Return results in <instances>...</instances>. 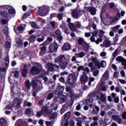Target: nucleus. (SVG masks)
<instances>
[{"instance_id": "1", "label": "nucleus", "mask_w": 126, "mask_h": 126, "mask_svg": "<svg viewBox=\"0 0 126 126\" xmlns=\"http://www.w3.org/2000/svg\"><path fill=\"white\" fill-rule=\"evenodd\" d=\"M3 9L5 10L1 12L0 15L3 18H5V19H9L11 16V14H15V10H14L13 7L10 5H5L0 6V10Z\"/></svg>"}, {"instance_id": "2", "label": "nucleus", "mask_w": 126, "mask_h": 126, "mask_svg": "<svg viewBox=\"0 0 126 126\" xmlns=\"http://www.w3.org/2000/svg\"><path fill=\"white\" fill-rule=\"evenodd\" d=\"M70 60V57L69 55L67 56L62 55L61 56L57 57L55 60V63H59V66H60L62 69H64L65 67L67 66V64H68V63H69Z\"/></svg>"}, {"instance_id": "3", "label": "nucleus", "mask_w": 126, "mask_h": 126, "mask_svg": "<svg viewBox=\"0 0 126 126\" xmlns=\"http://www.w3.org/2000/svg\"><path fill=\"white\" fill-rule=\"evenodd\" d=\"M64 90V87L59 86L56 92V96L57 97V101L61 104L65 103L66 101V96L62 94L63 91Z\"/></svg>"}, {"instance_id": "4", "label": "nucleus", "mask_w": 126, "mask_h": 126, "mask_svg": "<svg viewBox=\"0 0 126 126\" xmlns=\"http://www.w3.org/2000/svg\"><path fill=\"white\" fill-rule=\"evenodd\" d=\"M76 80H77V77L74 74H69L68 76V79L66 82V85H70L72 87H74L75 83H76Z\"/></svg>"}, {"instance_id": "5", "label": "nucleus", "mask_w": 126, "mask_h": 126, "mask_svg": "<svg viewBox=\"0 0 126 126\" xmlns=\"http://www.w3.org/2000/svg\"><path fill=\"white\" fill-rule=\"evenodd\" d=\"M50 11V7L46 5L41 6L38 8V14L40 16H46Z\"/></svg>"}, {"instance_id": "6", "label": "nucleus", "mask_w": 126, "mask_h": 126, "mask_svg": "<svg viewBox=\"0 0 126 126\" xmlns=\"http://www.w3.org/2000/svg\"><path fill=\"white\" fill-rule=\"evenodd\" d=\"M110 77V73L109 72V70H107L103 73L102 76L101 77L100 79V85L101 86H103L104 84H105V81L108 80Z\"/></svg>"}, {"instance_id": "7", "label": "nucleus", "mask_w": 126, "mask_h": 126, "mask_svg": "<svg viewBox=\"0 0 126 126\" xmlns=\"http://www.w3.org/2000/svg\"><path fill=\"white\" fill-rule=\"evenodd\" d=\"M48 112H49V106L47 105L44 106L42 108L41 111L37 112L36 116L37 118H40V117H42L43 115H47Z\"/></svg>"}, {"instance_id": "8", "label": "nucleus", "mask_w": 126, "mask_h": 126, "mask_svg": "<svg viewBox=\"0 0 126 126\" xmlns=\"http://www.w3.org/2000/svg\"><path fill=\"white\" fill-rule=\"evenodd\" d=\"M48 71H54V68H55L56 70H59L60 67L57 64H52V63H48L46 66Z\"/></svg>"}, {"instance_id": "9", "label": "nucleus", "mask_w": 126, "mask_h": 126, "mask_svg": "<svg viewBox=\"0 0 126 126\" xmlns=\"http://www.w3.org/2000/svg\"><path fill=\"white\" fill-rule=\"evenodd\" d=\"M39 67H37L36 66H32L31 70V73L36 75L37 74H39L40 73V70H41V64H38Z\"/></svg>"}, {"instance_id": "10", "label": "nucleus", "mask_w": 126, "mask_h": 126, "mask_svg": "<svg viewBox=\"0 0 126 126\" xmlns=\"http://www.w3.org/2000/svg\"><path fill=\"white\" fill-rule=\"evenodd\" d=\"M69 86H70V87H72L70 85H66V91H67V92H70V97L71 98H73V99H76L77 98V95H76L73 91H70V88H69Z\"/></svg>"}, {"instance_id": "11", "label": "nucleus", "mask_w": 126, "mask_h": 126, "mask_svg": "<svg viewBox=\"0 0 126 126\" xmlns=\"http://www.w3.org/2000/svg\"><path fill=\"white\" fill-rule=\"evenodd\" d=\"M83 12L80 10L74 9L72 11V15L74 18H78L80 16Z\"/></svg>"}, {"instance_id": "12", "label": "nucleus", "mask_w": 126, "mask_h": 126, "mask_svg": "<svg viewBox=\"0 0 126 126\" xmlns=\"http://www.w3.org/2000/svg\"><path fill=\"white\" fill-rule=\"evenodd\" d=\"M83 70V74L86 75V74L89 73L90 72V69L88 67H85L84 66H79L77 68L78 71H80V70Z\"/></svg>"}, {"instance_id": "13", "label": "nucleus", "mask_w": 126, "mask_h": 126, "mask_svg": "<svg viewBox=\"0 0 126 126\" xmlns=\"http://www.w3.org/2000/svg\"><path fill=\"white\" fill-rule=\"evenodd\" d=\"M39 78H41V76H37L32 79V86L33 89H36L38 87V84H37V82H38V79H39Z\"/></svg>"}, {"instance_id": "14", "label": "nucleus", "mask_w": 126, "mask_h": 126, "mask_svg": "<svg viewBox=\"0 0 126 126\" xmlns=\"http://www.w3.org/2000/svg\"><path fill=\"white\" fill-rule=\"evenodd\" d=\"M84 9L90 12L92 15L96 14V8L94 7H85Z\"/></svg>"}, {"instance_id": "15", "label": "nucleus", "mask_w": 126, "mask_h": 126, "mask_svg": "<svg viewBox=\"0 0 126 126\" xmlns=\"http://www.w3.org/2000/svg\"><path fill=\"white\" fill-rule=\"evenodd\" d=\"M58 48H59V45L57 43H54L49 46V50L51 53H55L57 52Z\"/></svg>"}, {"instance_id": "16", "label": "nucleus", "mask_w": 126, "mask_h": 126, "mask_svg": "<svg viewBox=\"0 0 126 126\" xmlns=\"http://www.w3.org/2000/svg\"><path fill=\"white\" fill-rule=\"evenodd\" d=\"M100 47L102 48H109L111 46V41L106 39L104 40L102 44L100 45Z\"/></svg>"}, {"instance_id": "17", "label": "nucleus", "mask_w": 126, "mask_h": 126, "mask_svg": "<svg viewBox=\"0 0 126 126\" xmlns=\"http://www.w3.org/2000/svg\"><path fill=\"white\" fill-rule=\"evenodd\" d=\"M97 100H100L101 102H106V100H107V96L105 94H100V97L99 95L96 96Z\"/></svg>"}, {"instance_id": "18", "label": "nucleus", "mask_w": 126, "mask_h": 126, "mask_svg": "<svg viewBox=\"0 0 126 126\" xmlns=\"http://www.w3.org/2000/svg\"><path fill=\"white\" fill-rule=\"evenodd\" d=\"M45 43H42L40 45V51L39 52L40 56H43L45 54V52H46V50L47 47L44 46Z\"/></svg>"}, {"instance_id": "19", "label": "nucleus", "mask_w": 126, "mask_h": 126, "mask_svg": "<svg viewBox=\"0 0 126 126\" xmlns=\"http://www.w3.org/2000/svg\"><path fill=\"white\" fill-rule=\"evenodd\" d=\"M120 18H121V14H120V13H117L116 18H115L114 20L110 22V25H115L117 24V21H118V20H119Z\"/></svg>"}, {"instance_id": "20", "label": "nucleus", "mask_w": 126, "mask_h": 126, "mask_svg": "<svg viewBox=\"0 0 126 126\" xmlns=\"http://www.w3.org/2000/svg\"><path fill=\"white\" fill-rule=\"evenodd\" d=\"M30 64H29V65L27 64H24V70L22 71V75L23 77H26V75H27V71H28V70L27 69V68H26V67L30 66Z\"/></svg>"}, {"instance_id": "21", "label": "nucleus", "mask_w": 126, "mask_h": 126, "mask_svg": "<svg viewBox=\"0 0 126 126\" xmlns=\"http://www.w3.org/2000/svg\"><path fill=\"white\" fill-rule=\"evenodd\" d=\"M70 49H71V46L68 43H64L63 46L62 47L63 51H69Z\"/></svg>"}, {"instance_id": "22", "label": "nucleus", "mask_w": 126, "mask_h": 126, "mask_svg": "<svg viewBox=\"0 0 126 126\" xmlns=\"http://www.w3.org/2000/svg\"><path fill=\"white\" fill-rule=\"evenodd\" d=\"M88 80V77H87V76H86V75H83L80 78V81L82 83H83V84L86 83Z\"/></svg>"}, {"instance_id": "23", "label": "nucleus", "mask_w": 126, "mask_h": 126, "mask_svg": "<svg viewBox=\"0 0 126 126\" xmlns=\"http://www.w3.org/2000/svg\"><path fill=\"white\" fill-rule=\"evenodd\" d=\"M93 121H94V123L91 124V126H98V122L96 121H98V117L94 116L93 118Z\"/></svg>"}, {"instance_id": "24", "label": "nucleus", "mask_w": 126, "mask_h": 126, "mask_svg": "<svg viewBox=\"0 0 126 126\" xmlns=\"http://www.w3.org/2000/svg\"><path fill=\"white\" fill-rule=\"evenodd\" d=\"M112 119L115 122H122V118L117 115H113L112 116Z\"/></svg>"}, {"instance_id": "25", "label": "nucleus", "mask_w": 126, "mask_h": 126, "mask_svg": "<svg viewBox=\"0 0 126 126\" xmlns=\"http://www.w3.org/2000/svg\"><path fill=\"white\" fill-rule=\"evenodd\" d=\"M93 102V99L92 97L88 98L85 100L83 101V104H86V105H89L90 103H92Z\"/></svg>"}, {"instance_id": "26", "label": "nucleus", "mask_w": 126, "mask_h": 126, "mask_svg": "<svg viewBox=\"0 0 126 126\" xmlns=\"http://www.w3.org/2000/svg\"><path fill=\"white\" fill-rule=\"evenodd\" d=\"M76 121L77 122V125L78 126H81L82 123L83 122V119H82V118H76Z\"/></svg>"}, {"instance_id": "27", "label": "nucleus", "mask_w": 126, "mask_h": 126, "mask_svg": "<svg viewBox=\"0 0 126 126\" xmlns=\"http://www.w3.org/2000/svg\"><path fill=\"white\" fill-rule=\"evenodd\" d=\"M75 26L78 28H80V29H84V27L81 25V23L79 22H76L75 23Z\"/></svg>"}, {"instance_id": "28", "label": "nucleus", "mask_w": 126, "mask_h": 126, "mask_svg": "<svg viewBox=\"0 0 126 126\" xmlns=\"http://www.w3.org/2000/svg\"><path fill=\"white\" fill-rule=\"evenodd\" d=\"M76 58H83L85 56V53L84 52H80V53H76L75 54Z\"/></svg>"}, {"instance_id": "29", "label": "nucleus", "mask_w": 126, "mask_h": 126, "mask_svg": "<svg viewBox=\"0 0 126 126\" xmlns=\"http://www.w3.org/2000/svg\"><path fill=\"white\" fill-rule=\"evenodd\" d=\"M121 27V25H117L115 27H113L112 28V30L113 31V32H115V33H117L118 31H119V29Z\"/></svg>"}, {"instance_id": "30", "label": "nucleus", "mask_w": 126, "mask_h": 126, "mask_svg": "<svg viewBox=\"0 0 126 126\" xmlns=\"http://www.w3.org/2000/svg\"><path fill=\"white\" fill-rule=\"evenodd\" d=\"M83 48L85 51H87L89 49V44L87 42H84V44H83Z\"/></svg>"}, {"instance_id": "31", "label": "nucleus", "mask_w": 126, "mask_h": 126, "mask_svg": "<svg viewBox=\"0 0 126 126\" xmlns=\"http://www.w3.org/2000/svg\"><path fill=\"white\" fill-rule=\"evenodd\" d=\"M25 86L27 89H30L31 88V83L29 80H27L25 81Z\"/></svg>"}, {"instance_id": "32", "label": "nucleus", "mask_w": 126, "mask_h": 126, "mask_svg": "<svg viewBox=\"0 0 126 126\" xmlns=\"http://www.w3.org/2000/svg\"><path fill=\"white\" fill-rule=\"evenodd\" d=\"M93 111L95 114H98L100 111V107L97 106H95L93 108Z\"/></svg>"}, {"instance_id": "33", "label": "nucleus", "mask_w": 126, "mask_h": 126, "mask_svg": "<svg viewBox=\"0 0 126 126\" xmlns=\"http://www.w3.org/2000/svg\"><path fill=\"white\" fill-rule=\"evenodd\" d=\"M78 42L79 45H82L85 43V41H84V39L82 38H80L78 39Z\"/></svg>"}, {"instance_id": "34", "label": "nucleus", "mask_w": 126, "mask_h": 126, "mask_svg": "<svg viewBox=\"0 0 126 126\" xmlns=\"http://www.w3.org/2000/svg\"><path fill=\"white\" fill-rule=\"evenodd\" d=\"M14 102L15 104L16 105H17V106H19L20 103H21V100L19 99L18 98H15L14 100Z\"/></svg>"}, {"instance_id": "35", "label": "nucleus", "mask_w": 126, "mask_h": 126, "mask_svg": "<svg viewBox=\"0 0 126 126\" xmlns=\"http://www.w3.org/2000/svg\"><path fill=\"white\" fill-rule=\"evenodd\" d=\"M70 118V112H67L65 114L64 120L65 121H68V119Z\"/></svg>"}, {"instance_id": "36", "label": "nucleus", "mask_w": 126, "mask_h": 126, "mask_svg": "<svg viewBox=\"0 0 126 126\" xmlns=\"http://www.w3.org/2000/svg\"><path fill=\"white\" fill-rule=\"evenodd\" d=\"M69 27L70 30H71V31H75L76 30L75 27H74V25H73V24L72 23L69 24Z\"/></svg>"}, {"instance_id": "37", "label": "nucleus", "mask_w": 126, "mask_h": 126, "mask_svg": "<svg viewBox=\"0 0 126 126\" xmlns=\"http://www.w3.org/2000/svg\"><path fill=\"white\" fill-rule=\"evenodd\" d=\"M61 27H63V28L64 29V33L66 34V35H69V30H68L67 27H65L63 28V26H62Z\"/></svg>"}, {"instance_id": "38", "label": "nucleus", "mask_w": 126, "mask_h": 126, "mask_svg": "<svg viewBox=\"0 0 126 126\" xmlns=\"http://www.w3.org/2000/svg\"><path fill=\"white\" fill-rule=\"evenodd\" d=\"M88 66L91 68V71H93L95 69V67H92L93 66V63L92 62H90L88 64Z\"/></svg>"}, {"instance_id": "39", "label": "nucleus", "mask_w": 126, "mask_h": 126, "mask_svg": "<svg viewBox=\"0 0 126 126\" xmlns=\"http://www.w3.org/2000/svg\"><path fill=\"white\" fill-rule=\"evenodd\" d=\"M5 47L7 49H9L10 47H11V44H10V42H9V41H6L5 43Z\"/></svg>"}, {"instance_id": "40", "label": "nucleus", "mask_w": 126, "mask_h": 126, "mask_svg": "<svg viewBox=\"0 0 126 126\" xmlns=\"http://www.w3.org/2000/svg\"><path fill=\"white\" fill-rule=\"evenodd\" d=\"M5 64L6 66H8V64L9 63V57L8 56L6 57L5 59Z\"/></svg>"}, {"instance_id": "41", "label": "nucleus", "mask_w": 126, "mask_h": 126, "mask_svg": "<svg viewBox=\"0 0 126 126\" xmlns=\"http://www.w3.org/2000/svg\"><path fill=\"white\" fill-rule=\"evenodd\" d=\"M35 36L34 35H32L31 36H30L29 38V40L30 42V43H32V42H34V41H35Z\"/></svg>"}, {"instance_id": "42", "label": "nucleus", "mask_w": 126, "mask_h": 126, "mask_svg": "<svg viewBox=\"0 0 126 126\" xmlns=\"http://www.w3.org/2000/svg\"><path fill=\"white\" fill-rule=\"evenodd\" d=\"M95 42V44H96L97 45H99V43H102V42H103V39L102 38H98Z\"/></svg>"}, {"instance_id": "43", "label": "nucleus", "mask_w": 126, "mask_h": 126, "mask_svg": "<svg viewBox=\"0 0 126 126\" xmlns=\"http://www.w3.org/2000/svg\"><path fill=\"white\" fill-rule=\"evenodd\" d=\"M24 104V106H25V107H26V106L30 107V106L32 105V103L31 102H29L27 101H25Z\"/></svg>"}, {"instance_id": "44", "label": "nucleus", "mask_w": 126, "mask_h": 126, "mask_svg": "<svg viewBox=\"0 0 126 126\" xmlns=\"http://www.w3.org/2000/svg\"><path fill=\"white\" fill-rule=\"evenodd\" d=\"M93 75L94 76H98L99 75V70H93Z\"/></svg>"}, {"instance_id": "45", "label": "nucleus", "mask_w": 126, "mask_h": 126, "mask_svg": "<svg viewBox=\"0 0 126 126\" xmlns=\"http://www.w3.org/2000/svg\"><path fill=\"white\" fill-rule=\"evenodd\" d=\"M118 55H119V50L116 49L114 53L113 54V57L114 58H116V57H117V56H118Z\"/></svg>"}, {"instance_id": "46", "label": "nucleus", "mask_w": 126, "mask_h": 126, "mask_svg": "<svg viewBox=\"0 0 126 126\" xmlns=\"http://www.w3.org/2000/svg\"><path fill=\"white\" fill-rule=\"evenodd\" d=\"M120 75V73L118 71H115L113 74V77L114 78H118V76Z\"/></svg>"}, {"instance_id": "47", "label": "nucleus", "mask_w": 126, "mask_h": 126, "mask_svg": "<svg viewBox=\"0 0 126 126\" xmlns=\"http://www.w3.org/2000/svg\"><path fill=\"white\" fill-rule=\"evenodd\" d=\"M94 81H95V78L92 77L90 78L89 79V85H91V82H93Z\"/></svg>"}, {"instance_id": "48", "label": "nucleus", "mask_w": 126, "mask_h": 126, "mask_svg": "<svg viewBox=\"0 0 126 126\" xmlns=\"http://www.w3.org/2000/svg\"><path fill=\"white\" fill-rule=\"evenodd\" d=\"M53 97H54V94L53 93L49 94L47 96V100H51Z\"/></svg>"}, {"instance_id": "49", "label": "nucleus", "mask_w": 126, "mask_h": 126, "mask_svg": "<svg viewBox=\"0 0 126 126\" xmlns=\"http://www.w3.org/2000/svg\"><path fill=\"white\" fill-rule=\"evenodd\" d=\"M100 65L102 67H105V66L107 65V63H106V62L105 61H102L100 63Z\"/></svg>"}, {"instance_id": "50", "label": "nucleus", "mask_w": 126, "mask_h": 126, "mask_svg": "<svg viewBox=\"0 0 126 126\" xmlns=\"http://www.w3.org/2000/svg\"><path fill=\"white\" fill-rule=\"evenodd\" d=\"M105 25L106 26H109L111 25V22H110V19H107L106 22H105Z\"/></svg>"}, {"instance_id": "51", "label": "nucleus", "mask_w": 126, "mask_h": 126, "mask_svg": "<svg viewBox=\"0 0 126 126\" xmlns=\"http://www.w3.org/2000/svg\"><path fill=\"white\" fill-rule=\"evenodd\" d=\"M61 126H68V122L62 121L61 122Z\"/></svg>"}, {"instance_id": "52", "label": "nucleus", "mask_w": 126, "mask_h": 126, "mask_svg": "<svg viewBox=\"0 0 126 126\" xmlns=\"http://www.w3.org/2000/svg\"><path fill=\"white\" fill-rule=\"evenodd\" d=\"M124 58L122 56H119L116 59V62H122Z\"/></svg>"}, {"instance_id": "53", "label": "nucleus", "mask_w": 126, "mask_h": 126, "mask_svg": "<svg viewBox=\"0 0 126 126\" xmlns=\"http://www.w3.org/2000/svg\"><path fill=\"white\" fill-rule=\"evenodd\" d=\"M96 96V93L95 92H92L89 95H88V97H95Z\"/></svg>"}, {"instance_id": "54", "label": "nucleus", "mask_w": 126, "mask_h": 126, "mask_svg": "<svg viewBox=\"0 0 126 126\" xmlns=\"http://www.w3.org/2000/svg\"><path fill=\"white\" fill-rule=\"evenodd\" d=\"M45 124L47 126H53V121H50V122H46Z\"/></svg>"}, {"instance_id": "55", "label": "nucleus", "mask_w": 126, "mask_h": 126, "mask_svg": "<svg viewBox=\"0 0 126 126\" xmlns=\"http://www.w3.org/2000/svg\"><path fill=\"white\" fill-rule=\"evenodd\" d=\"M92 36L93 37H96L98 35V31H94L93 32H92Z\"/></svg>"}, {"instance_id": "56", "label": "nucleus", "mask_w": 126, "mask_h": 126, "mask_svg": "<svg viewBox=\"0 0 126 126\" xmlns=\"http://www.w3.org/2000/svg\"><path fill=\"white\" fill-rule=\"evenodd\" d=\"M31 23V26L32 28H37V25L36 24V23L32 22Z\"/></svg>"}, {"instance_id": "57", "label": "nucleus", "mask_w": 126, "mask_h": 126, "mask_svg": "<svg viewBox=\"0 0 126 126\" xmlns=\"http://www.w3.org/2000/svg\"><path fill=\"white\" fill-rule=\"evenodd\" d=\"M95 64V66H97V67H100V61L99 60H97L94 62Z\"/></svg>"}, {"instance_id": "58", "label": "nucleus", "mask_w": 126, "mask_h": 126, "mask_svg": "<svg viewBox=\"0 0 126 126\" xmlns=\"http://www.w3.org/2000/svg\"><path fill=\"white\" fill-rule=\"evenodd\" d=\"M55 33L57 35V36H60L61 35H62V33L61 32V31L59 30H57L55 31Z\"/></svg>"}, {"instance_id": "59", "label": "nucleus", "mask_w": 126, "mask_h": 126, "mask_svg": "<svg viewBox=\"0 0 126 126\" xmlns=\"http://www.w3.org/2000/svg\"><path fill=\"white\" fill-rule=\"evenodd\" d=\"M3 32L4 33V34H8V28L7 27H6V29H3Z\"/></svg>"}, {"instance_id": "60", "label": "nucleus", "mask_w": 126, "mask_h": 126, "mask_svg": "<svg viewBox=\"0 0 126 126\" xmlns=\"http://www.w3.org/2000/svg\"><path fill=\"white\" fill-rule=\"evenodd\" d=\"M100 57H106L107 56V52L103 51L100 54Z\"/></svg>"}, {"instance_id": "61", "label": "nucleus", "mask_w": 126, "mask_h": 126, "mask_svg": "<svg viewBox=\"0 0 126 126\" xmlns=\"http://www.w3.org/2000/svg\"><path fill=\"white\" fill-rule=\"evenodd\" d=\"M119 82H120V83H121L122 84H126V80H124V79H119Z\"/></svg>"}, {"instance_id": "62", "label": "nucleus", "mask_w": 126, "mask_h": 126, "mask_svg": "<svg viewBox=\"0 0 126 126\" xmlns=\"http://www.w3.org/2000/svg\"><path fill=\"white\" fill-rule=\"evenodd\" d=\"M17 28L18 31H22V30H24V28L22 26H19Z\"/></svg>"}, {"instance_id": "63", "label": "nucleus", "mask_w": 126, "mask_h": 126, "mask_svg": "<svg viewBox=\"0 0 126 126\" xmlns=\"http://www.w3.org/2000/svg\"><path fill=\"white\" fill-rule=\"evenodd\" d=\"M25 113L28 115H30V114H31V110H30V109L26 110Z\"/></svg>"}, {"instance_id": "64", "label": "nucleus", "mask_w": 126, "mask_h": 126, "mask_svg": "<svg viewBox=\"0 0 126 126\" xmlns=\"http://www.w3.org/2000/svg\"><path fill=\"white\" fill-rule=\"evenodd\" d=\"M122 119H124V120H126V112H124L122 114Z\"/></svg>"}]
</instances>
